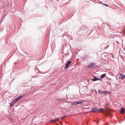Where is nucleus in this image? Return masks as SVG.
<instances>
[{
    "mask_svg": "<svg viewBox=\"0 0 125 125\" xmlns=\"http://www.w3.org/2000/svg\"><path fill=\"white\" fill-rule=\"evenodd\" d=\"M97 112H101L104 113L106 114V115H107L109 114V112H107L105 110H104V109L103 108H101L100 109H97Z\"/></svg>",
    "mask_w": 125,
    "mask_h": 125,
    "instance_id": "nucleus-1",
    "label": "nucleus"
},
{
    "mask_svg": "<svg viewBox=\"0 0 125 125\" xmlns=\"http://www.w3.org/2000/svg\"><path fill=\"white\" fill-rule=\"evenodd\" d=\"M84 102V101H77L75 102H73L72 103V105H77L78 104H81Z\"/></svg>",
    "mask_w": 125,
    "mask_h": 125,
    "instance_id": "nucleus-2",
    "label": "nucleus"
},
{
    "mask_svg": "<svg viewBox=\"0 0 125 125\" xmlns=\"http://www.w3.org/2000/svg\"><path fill=\"white\" fill-rule=\"evenodd\" d=\"M25 94H21L20 96L16 98L18 99V101L21 99V98L23 97L25 95Z\"/></svg>",
    "mask_w": 125,
    "mask_h": 125,
    "instance_id": "nucleus-3",
    "label": "nucleus"
},
{
    "mask_svg": "<svg viewBox=\"0 0 125 125\" xmlns=\"http://www.w3.org/2000/svg\"><path fill=\"white\" fill-rule=\"evenodd\" d=\"M92 81H95L97 80H100L102 81V80L100 79L97 78L96 77L94 76L93 79H91Z\"/></svg>",
    "mask_w": 125,
    "mask_h": 125,
    "instance_id": "nucleus-4",
    "label": "nucleus"
},
{
    "mask_svg": "<svg viewBox=\"0 0 125 125\" xmlns=\"http://www.w3.org/2000/svg\"><path fill=\"white\" fill-rule=\"evenodd\" d=\"M70 64V61H68V62L66 64L64 68V69H65L68 68L69 65Z\"/></svg>",
    "mask_w": 125,
    "mask_h": 125,
    "instance_id": "nucleus-5",
    "label": "nucleus"
},
{
    "mask_svg": "<svg viewBox=\"0 0 125 125\" xmlns=\"http://www.w3.org/2000/svg\"><path fill=\"white\" fill-rule=\"evenodd\" d=\"M95 64L94 63H90L88 65V67L90 68H92L95 65Z\"/></svg>",
    "mask_w": 125,
    "mask_h": 125,
    "instance_id": "nucleus-6",
    "label": "nucleus"
},
{
    "mask_svg": "<svg viewBox=\"0 0 125 125\" xmlns=\"http://www.w3.org/2000/svg\"><path fill=\"white\" fill-rule=\"evenodd\" d=\"M100 93L101 94H110L111 92L109 91H101L100 92Z\"/></svg>",
    "mask_w": 125,
    "mask_h": 125,
    "instance_id": "nucleus-7",
    "label": "nucleus"
},
{
    "mask_svg": "<svg viewBox=\"0 0 125 125\" xmlns=\"http://www.w3.org/2000/svg\"><path fill=\"white\" fill-rule=\"evenodd\" d=\"M119 75L120 76V78L121 79H124L125 78V75L123 74L122 73H120Z\"/></svg>",
    "mask_w": 125,
    "mask_h": 125,
    "instance_id": "nucleus-8",
    "label": "nucleus"
},
{
    "mask_svg": "<svg viewBox=\"0 0 125 125\" xmlns=\"http://www.w3.org/2000/svg\"><path fill=\"white\" fill-rule=\"evenodd\" d=\"M92 112H97V109L95 108H92Z\"/></svg>",
    "mask_w": 125,
    "mask_h": 125,
    "instance_id": "nucleus-9",
    "label": "nucleus"
},
{
    "mask_svg": "<svg viewBox=\"0 0 125 125\" xmlns=\"http://www.w3.org/2000/svg\"><path fill=\"white\" fill-rule=\"evenodd\" d=\"M59 119V118H57L55 119H51L50 120V121L51 122H54L58 120Z\"/></svg>",
    "mask_w": 125,
    "mask_h": 125,
    "instance_id": "nucleus-10",
    "label": "nucleus"
},
{
    "mask_svg": "<svg viewBox=\"0 0 125 125\" xmlns=\"http://www.w3.org/2000/svg\"><path fill=\"white\" fill-rule=\"evenodd\" d=\"M106 75V74L105 73L104 74H102L100 76V78L101 79H102L104 78Z\"/></svg>",
    "mask_w": 125,
    "mask_h": 125,
    "instance_id": "nucleus-11",
    "label": "nucleus"
},
{
    "mask_svg": "<svg viewBox=\"0 0 125 125\" xmlns=\"http://www.w3.org/2000/svg\"><path fill=\"white\" fill-rule=\"evenodd\" d=\"M57 101H64L65 100L64 98H61V99H59L56 100Z\"/></svg>",
    "mask_w": 125,
    "mask_h": 125,
    "instance_id": "nucleus-12",
    "label": "nucleus"
},
{
    "mask_svg": "<svg viewBox=\"0 0 125 125\" xmlns=\"http://www.w3.org/2000/svg\"><path fill=\"white\" fill-rule=\"evenodd\" d=\"M125 110L123 107L121 108V110L120 111V112L122 114H123L124 113V110Z\"/></svg>",
    "mask_w": 125,
    "mask_h": 125,
    "instance_id": "nucleus-13",
    "label": "nucleus"
},
{
    "mask_svg": "<svg viewBox=\"0 0 125 125\" xmlns=\"http://www.w3.org/2000/svg\"><path fill=\"white\" fill-rule=\"evenodd\" d=\"M18 99H17V98L15 99L13 101V102L15 103V104L18 101Z\"/></svg>",
    "mask_w": 125,
    "mask_h": 125,
    "instance_id": "nucleus-14",
    "label": "nucleus"
},
{
    "mask_svg": "<svg viewBox=\"0 0 125 125\" xmlns=\"http://www.w3.org/2000/svg\"><path fill=\"white\" fill-rule=\"evenodd\" d=\"M18 99H17V98L15 99L13 101V102L15 103V104L18 101Z\"/></svg>",
    "mask_w": 125,
    "mask_h": 125,
    "instance_id": "nucleus-15",
    "label": "nucleus"
},
{
    "mask_svg": "<svg viewBox=\"0 0 125 125\" xmlns=\"http://www.w3.org/2000/svg\"><path fill=\"white\" fill-rule=\"evenodd\" d=\"M15 104V103H14L13 101L11 103L10 105V107L12 106H13L14 104Z\"/></svg>",
    "mask_w": 125,
    "mask_h": 125,
    "instance_id": "nucleus-16",
    "label": "nucleus"
},
{
    "mask_svg": "<svg viewBox=\"0 0 125 125\" xmlns=\"http://www.w3.org/2000/svg\"><path fill=\"white\" fill-rule=\"evenodd\" d=\"M65 117V116H62V117H61V118L62 119H63Z\"/></svg>",
    "mask_w": 125,
    "mask_h": 125,
    "instance_id": "nucleus-17",
    "label": "nucleus"
},
{
    "mask_svg": "<svg viewBox=\"0 0 125 125\" xmlns=\"http://www.w3.org/2000/svg\"><path fill=\"white\" fill-rule=\"evenodd\" d=\"M104 5H105L106 6H107V7H108V5H107V4H104Z\"/></svg>",
    "mask_w": 125,
    "mask_h": 125,
    "instance_id": "nucleus-18",
    "label": "nucleus"
},
{
    "mask_svg": "<svg viewBox=\"0 0 125 125\" xmlns=\"http://www.w3.org/2000/svg\"><path fill=\"white\" fill-rule=\"evenodd\" d=\"M108 125V122L106 123L105 125Z\"/></svg>",
    "mask_w": 125,
    "mask_h": 125,
    "instance_id": "nucleus-19",
    "label": "nucleus"
},
{
    "mask_svg": "<svg viewBox=\"0 0 125 125\" xmlns=\"http://www.w3.org/2000/svg\"><path fill=\"white\" fill-rule=\"evenodd\" d=\"M98 92H99V93H100V90H98Z\"/></svg>",
    "mask_w": 125,
    "mask_h": 125,
    "instance_id": "nucleus-20",
    "label": "nucleus"
},
{
    "mask_svg": "<svg viewBox=\"0 0 125 125\" xmlns=\"http://www.w3.org/2000/svg\"><path fill=\"white\" fill-rule=\"evenodd\" d=\"M13 80H14V79H13L12 81H13Z\"/></svg>",
    "mask_w": 125,
    "mask_h": 125,
    "instance_id": "nucleus-21",
    "label": "nucleus"
}]
</instances>
